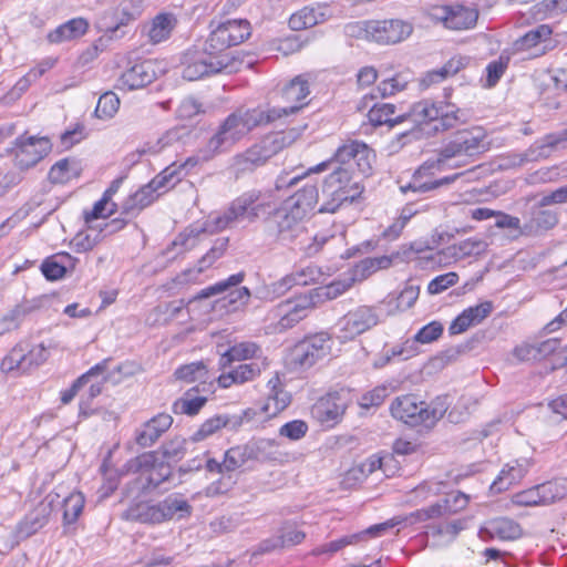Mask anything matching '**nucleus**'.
Masks as SVG:
<instances>
[{"label": "nucleus", "instance_id": "f257e3e1", "mask_svg": "<svg viewBox=\"0 0 567 567\" xmlns=\"http://www.w3.org/2000/svg\"><path fill=\"white\" fill-rule=\"evenodd\" d=\"M485 132L482 127L458 132L440 152L435 161H427L420 166L412 176L411 182L401 187L402 192L408 189L426 193L440 186L453 183L461 173L451 176L433 179L436 172L446 168H458L468 164V159L485 148Z\"/></svg>", "mask_w": 567, "mask_h": 567}, {"label": "nucleus", "instance_id": "f03ea898", "mask_svg": "<svg viewBox=\"0 0 567 567\" xmlns=\"http://www.w3.org/2000/svg\"><path fill=\"white\" fill-rule=\"evenodd\" d=\"M279 113V110H265L261 106L238 109L229 114L218 126L205 148L200 151V158L208 161L217 154L229 151L255 127L276 121Z\"/></svg>", "mask_w": 567, "mask_h": 567}, {"label": "nucleus", "instance_id": "7ed1b4c3", "mask_svg": "<svg viewBox=\"0 0 567 567\" xmlns=\"http://www.w3.org/2000/svg\"><path fill=\"white\" fill-rule=\"evenodd\" d=\"M319 200L316 185L307 184L286 198L268 219V228L279 240H292L301 230V224Z\"/></svg>", "mask_w": 567, "mask_h": 567}, {"label": "nucleus", "instance_id": "20e7f679", "mask_svg": "<svg viewBox=\"0 0 567 567\" xmlns=\"http://www.w3.org/2000/svg\"><path fill=\"white\" fill-rule=\"evenodd\" d=\"M363 188L350 173V167H338L329 174L322 185V204L319 213H336L344 203H352Z\"/></svg>", "mask_w": 567, "mask_h": 567}, {"label": "nucleus", "instance_id": "39448f33", "mask_svg": "<svg viewBox=\"0 0 567 567\" xmlns=\"http://www.w3.org/2000/svg\"><path fill=\"white\" fill-rule=\"evenodd\" d=\"M192 513L187 501L169 496L157 504L138 503L130 506L123 514L127 520L142 524H161L175 517L184 518Z\"/></svg>", "mask_w": 567, "mask_h": 567}, {"label": "nucleus", "instance_id": "423d86ee", "mask_svg": "<svg viewBox=\"0 0 567 567\" xmlns=\"http://www.w3.org/2000/svg\"><path fill=\"white\" fill-rule=\"evenodd\" d=\"M123 471L136 474L137 487L143 491H151L158 487L172 475L171 466L159 460L155 452L143 453L127 461Z\"/></svg>", "mask_w": 567, "mask_h": 567}, {"label": "nucleus", "instance_id": "0eeeda50", "mask_svg": "<svg viewBox=\"0 0 567 567\" xmlns=\"http://www.w3.org/2000/svg\"><path fill=\"white\" fill-rule=\"evenodd\" d=\"M404 121H411L416 125L437 122L435 130H449L463 122L465 113L453 104H436L429 100L415 103L409 113L403 114Z\"/></svg>", "mask_w": 567, "mask_h": 567}, {"label": "nucleus", "instance_id": "6e6552de", "mask_svg": "<svg viewBox=\"0 0 567 567\" xmlns=\"http://www.w3.org/2000/svg\"><path fill=\"white\" fill-rule=\"evenodd\" d=\"M210 33L206 40V48L218 54H229L230 47L243 43L251 33L250 23L245 19H231L226 21H212Z\"/></svg>", "mask_w": 567, "mask_h": 567}, {"label": "nucleus", "instance_id": "1a4fd4ad", "mask_svg": "<svg viewBox=\"0 0 567 567\" xmlns=\"http://www.w3.org/2000/svg\"><path fill=\"white\" fill-rule=\"evenodd\" d=\"M58 505H60V494L58 492L47 494L18 524L14 533H7L10 539L3 544L4 548H13L21 539H25L43 528Z\"/></svg>", "mask_w": 567, "mask_h": 567}, {"label": "nucleus", "instance_id": "9d476101", "mask_svg": "<svg viewBox=\"0 0 567 567\" xmlns=\"http://www.w3.org/2000/svg\"><path fill=\"white\" fill-rule=\"evenodd\" d=\"M237 64L238 62L231 55H216L205 47L204 52L187 54L183 69V78L187 81H196L203 76L220 72L231 73L237 70Z\"/></svg>", "mask_w": 567, "mask_h": 567}, {"label": "nucleus", "instance_id": "9b49d317", "mask_svg": "<svg viewBox=\"0 0 567 567\" xmlns=\"http://www.w3.org/2000/svg\"><path fill=\"white\" fill-rule=\"evenodd\" d=\"M269 389L266 400L259 408H248L243 412L246 421H266L277 416L290 403V394L284 389L279 377L274 375L267 383Z\"/></svg>", "mask_w": 567, "mask_h": 567}, {"label": "nucleus", "instance_id": "f8f14e48", "mask_svg": "<svg viewBox=\"0 0 567 567\" xmlns=\"http://www.w3.org/2000/svg\"><path fill=\"white\" fill-rule=\"evenodd\" d=\"M332 339L326 332L308 337L299 342L292 351V363L301 369H309L331 354Z\"/></svg>", "mask_w": 567, "mask_h": 567}, {"label": "nucleus", "instance_id": "ddd939ff", "mask_svg": "<svg viewBox=\"0 0 567 567\" xmlns=\"http://www.w3.org/2000/svg\"><path fill=\"white\" fill-rule=\"evenodd\" d=\"M316 307L312 295H302L279 303L272 311V318L277 319L274 326L276 332H284L303 320Z\"/></svg>", "mask_w": 567, "mask_h": 567}, {"label": "nucleus", "instance_id": "4468645a", "mask_svg": "<svg viewBox=\"0 0 567 567\" xmlns=\"http://www.w3.org/2000/svg\"><path fill=\"white\" fill-rule=\"evenodd\" d=\"M364 32L380 44H395L412 34L413 25L401 19L371 20L364 23Z\"/></svg>", "mask_w": 567, "mask_h": 567}, {"label": "nucleus", "instance_id": "2eb2a0df", "mask_svg": "<svg viewBox=\"0 0 567 567\" xmlns=\"http://www.w3.org/2000/svg\"><path fill=\"white\" fill-rule=\"evenodd\" d=\"M432 20L442 22L451 30H467L476 24L478 13L475 9L462 4L433 6L429 9Z\"/></svg>", "mask_w": 567, "mask_h": 567}, {"label": "nucleus", "instance_id": "dca6fc26", "mask_svg": "<svg viewBox=\"0 0 567 567\" xmlns=\"http://www.w3.org/2000/svg\"><path fill=\"white\" fill-rule=\"evenodd\" d=\"M52 148L48 137L20 136L14 143V164L25 171L37 165Z\"/></svg>", "mask_w": 567, "mask_h": 567}, {"label": "nucleus", "instance_id": "f3484780", "mask_svg": "<svg viewBox=\"0 0 567 567\" xmlns=\"http://www.w3.org/2000/svg\"><path fill=\"white\" fill-rule=\"evenodd\" d=\"M258 199L257 195L245 193L231 202L229 208L223 214L208 221L207 228L212 231L221 230L228 227L231 223L240 219H247L252 223L257 218H252L250 210L254 208V203Z\"/></svg>", "mask_w": 567, "mask_h": 567}, {"label": "nucleus", "instance_id": "a211bd4d", "mask_svg": "<svg viewBox=\"0 0 567 567\" xmlns=\"http://www.w3.org/2000/svg\"><path fill=\"white\" fill-rule=\"evenodd\" d=\"M379 317L372 307L361 306L349 311L340 319L339 326L343 339H353L354 337L368 331L377 326Z\"/></svg>", "mask_w": 567, "mask_h": 567}, {"label": "nucleus", "instance_id": "6ab92c4d", "mask_svg": "<svg viewBox=\"0 0 567 567\" xmlns=\"http://www.w3.org/2000/svg\"><path fill=\"white\" fill-rule=\"evenodd\" d=\"M309 82L305 75H298L290 81L282 90V100L287 105L264 107L265 110H279L280 113L276 120L298 112L305 104L309 95Z\"/></svg>", "mask_w": 567, "mask_h": 567}, {"label": "nucleus", "instance_id": "aec40b11", "mask_svg": "<svg viewBox=\"0 0 567 567\" xmlns=\"http://www.w3.org/2000/svg\"><path fill=\"white\" fill-rule=\"evenodd\" d=\"M347 405L346 398L339 393H330L315 403L311 413L322 425L333 426L341 421Z\"/></svg>", "mask_w": 567, "mask_h": 567}, {"label": "nucleus", "instance_id": "412c9836", "mask_svg": "<svg viewBox=\"0 0 567 567\" xmlns=\"http://www.w3.org/2000/svg\"><path fill=\"white\" fill-rule=\"evenodd\" d=\"M243 274L231 275L228 279L219 281L214 286L204 289L200 292L199 298H208L210 296L229 290L225 299L229 306H233L234 309H237L240 306L246 305L250 297L249 290L246 287H237L243 281Z\"/></svg>", "mask_w": 567, "mask_h": 567}, {"label": "nucleus", "instance_id": "4be33fe9", "mask_svg": "<svg viewBox=\"0 0 567 567\" xmlns=\"http://www.w3.org/2000/svg\"><path fill=\"white\" fill-rule=\"evenodd\" d=\"M424 409L425 402L410 394L396 398L390 406L393 417L412 426H425Z\"/></svg>", "mask_w": 567, "mask_h": 567}, {"label": "nucleus", "instance_id": "5701e85b", "mask_svg": "<svg viewBox=\"0 0 567 567\" xmlns=\"http://www.w3.org/2000/svg\"><path fill=\"white\" fill-rule=\"evenodd\" d=\"M305 538L306 533L299 529L296 523L287 520L279 527L275 536L260 543L259 550L269 553L277 549L289 548L301 544Z\"/></svg>", "mask_w": 567, "mask_h": 567}, {"label": "nucleus", "instance_id": "b1692460", "mask_svg": "<svg viewBox=\"0 0 567 567\" xmlns=\"http://www.w3.org/2000/svg\"><path fill=\"white\" fill-rule=\"evenodd\" d=\"M494 311V302L483 301L476 306L464 309L450 324L451 334H461L471 327L482 323Z\"/></svg>", "mask_w": 567, "mask_h": 567}, {"label": "nucleus", "instance_id": "393cba45", "mask_svg": "<svg viewBox=\"0 0 567 567\" xmlns=\"http://www.w3.org/2000/svg\"><path fill=\"white\" fill-rule=\"evenodd\" d=\"M157 76L156 62L145 60L126 70L118 80V87L136 90L151 84Z\"/></svg>", "mask_w": 567, "mask_h": 567}, {"label": "nucleus", "instance_id": "a878e982", "mask_svg": "<svg viewBox=\"0 0 567 567\" xmlns=\"http://www.w3.org/2000/svg\"><path fill=\"white\" fill-rule=\"evenodd\" d=\"M330 17L331 12L328 6H307L292 13L288 23L291 30L301 31L323 23Z\"/></svg>", "mask_w": 567, "mask_h": 567}, {"label": "nucleus", "instance_id": "bb28decb", "mask_svg": "<svg viewBox=\"0 0 567 567\" xmlns=\"http://www.w3.org/2000/svg\"><path fill=\"white\" fill-rule=\"evenodd\" d=\"M228 245V238L221 237L218 238L209 251L203 256L199 261L197 268H189L182 274H179L175 281L179 285H186L190 282H196L198 276L207 268H209L217 259H219L226 251Z\"/></svg>", "mask_w": 567, "mask_h": 567}, {"label": "nucleus", "instance_id": "cd10ccee", "mask_svg": "<svg viewBox=\"0 0 567 567\" xmlns=\"http://www.w3.org/2000/svg\"><path fill=\"white\" fill-rule=\"evenodd\" d=\"M394 525H395V523H393V522H385V523L373 525L361 533L353 534L350 536H344V537H341L340 539H336V540H332L324 545H321L313 550V554L315 555L334 554L348 545H352V544L360 542L361 539H363L364 536L378 537V536L382 535L385 530L392 528Z\"/></svg>", "mask_w": 567, "mask_h": 567}, {"label": "nucleus", "instance_id": "c85d7f7f", "mask_svg": "<svg viewBox=\"0 0 567 567\" xmlns=\"http://www.w3.org/2000/svg\"><path fill=\"white\" fill-rule=\"evenodd\" d=\"M267 367L268 362L266 359H264L260 363L251 362L239 364L228 373L220 374L217 381L218 384L225 389L233 384H243L255 380Z\"/></svg>", "mask_w": 567, "mask_h": 567}, {"label": "nucleus", "instance_id": "c756f323", "mask_svg": "<svg viewBox=\"0 0 567 567\" xmlns=\"http://www.w3.org/2000/svg\"><path fill=\"white\" fill-rule=\"evenodd\" d=\"M173 423V417L166 413H159L147 421L137 432L135 441L142 447L152 446L159 436L166 432Z\"/></svg>", "mask_w": 567, "mask_h": 567}, {"label": "nucleus", "instance_id": "7c9ffc66", "mask_svg": "<svg viewBox=\"0 0 567 567\" xmlns=\"http://www.w3.org/2000/svg\"><path fill=\"white\" fill-rule=\"evenodd\" d=\"M532 463L528 458H515L503 464L498 471V492L511 488L519 484L530 468Z\"/></svg>", "mask_w": 567, "mask_h": 567}, {"label": "nucleus", "instance_id": "2f4dec72", "mask_svg": "<svg viewBox=\"0 0 567 567\" xmlns=\"http://www.w3.org/2000/svg\"><path fill=\"white\" fill-rule=\"evenodd\" d=\"M259 452V444L252 442L230 447L224 454L223 466L227 470V473L234 472L244 466L247 462L257 460Z\"/></svg>", "mask_w": 567, "mask_h": 567}, {"label": "nucleus", "instance_id": "473e14b6", "mask_svg": "<svg viewBox=\"0 0 567 567\" xmlns=\"http://www.w3.org/2000/svg\"><path fill=\"white\" fill-rule=\"evenodd\" d=\"M78 259L68 252H60L48 257L41 265V271L48 280L62 279L68 272H72Z\"/></svg>", "mask_w": 567, "mask_h": 567}, {"label": "nucleus", "instance_id": "72a5a7b5", "mask_svg": "<svg viewBox=\"0 0 567 567\" xmlns=\"http://www.w3.org/2000/svg\"><path fill=\"white\" fill-rule=\"evenodd\" d=\"M177 24L175 14L161 12L146 27V34L153 44L167 40Z\"/></svg>", "mask_w": 567, "mask_h": 567}, {"label": "nucleus", "instance_id": "f704fd0d", "mask_svg": "<svg viewBox=\"0 0 567 567\" xmlns=\"http://www.w3.org/2000/svg\"><path fill=\"white\" fill-rule=\"evenodd\" d=\"M567 146V128L547 134L542 140L534 143L530 148V156L535 159L537 158H546L554 151L558 148H564Z\"/></svg>", "mask_w": 567, "mask_h": 567}, {"label": "nucleus", "instance_id": "c9c22d12", "mask_svg": "<svg viewBox=\"0 0 567 567\" xmlns=\"http://www.w3.org/2000/svg\"><path fill=\"white\" fill-rule=\"evenodd\" d=\"M206 402L207 396L199 395L198 389L193 388L174 402L173 411L176 414L196 415Z\"/></svg>", "mask_w": 567, "mask_h": 567}, {"label": "nucleus", "instance_id": "e433bc0d", "mask_svg": "<svg viewBox=\"0 0 567 567\" xmlns=\"http://www.w3.org/2000/svg\"><path fill=\"white\" fill-rule=\"evenodd\" d=\"M79 162L71 158L58 161L49 172V179L54 184H65L80 175Z\"/></svg>", "mask_w": 567, "mask_h": 567}, {"label": "nucleus", "instance_id": "4c0bfd02", "mask_svg": "<svg viewBox=\"0 0 567 567\" xmlns=\"http://www.w3.org/2000/svg\"><path fill=\"white\" fill-rule=\"evenodd\" d=\"M395 112V106L390 103H380L374 104L368 113L369 122L374 125H389L393 127L394 125L404 122V116L399 115L393 117Z\"/></svg>", "mask_w": 567, "mask_h": 567}, {"label": "nucleus", "instance_id": "58836bf2", "mask_svg": "<svg viewBox=\"0 0 567 567\" xmlns=\"http://www.w3.org/2000/svg\"><path fill=\"white\" fill-rule=\"evenodd\" d=\"M157 197L158 194H156L155 190L147 184L141 187L125 200L123 204V210L125 214L133 216L141 212L143 208L151 205Z\"/></svg>", "mask_w": 567, "mask_h": 567}, {"label": "nucleus", "instance_id": "ea45409f", "mask_svg": "<svg viewBox=\"0 0 567 567\" xmlns=\"http://www.w3.org/2000/svg\"><path fill=\"white\" fill-rule=\"evenodd\" d=\"M109 359L103 360L102 362L97 363L96 365L92 367L86 373L81 375L79 379H76L71 388L64 390L61 392V401L63 404L70 403L73 398L76 395L79 390L91 382V379L94 377H99L103 374L107 367H109Z\"/></svg>", "mask_w": 567, "mask_h": 567}, {"label": "nucleus", "instance_id": "a19ab883", "mask_svg": "<svg viewBox=\"0 0 567 567\" xmlns=\"http://www.w3.org/2000/svg\"><path fill=\"white\" fill-rule=\"evenodd\" d=\"M60 504L63 509L64 526L71 525L80 517L84 508L85 497L81 492L74 491L62 499L60 498Z\"/></svg>", "mask_w": 567, "mask_h": 567}, {"label": "nucleus", "instance_id": "79ce46f5", "mask_svg": "<svg viewBox=\"0 0 567 567\" xmlns=\"http://www.w3.org/2000/svg\"><path fill=\"white\" fill-rule=\"evenodd\" d=\"M354 282V277L334 280L329 285L319 287L311 291L309 295L313 296L316 303L318 301L332 300L344 293Z\"/></svg>", "mask_w": 567, "mask_h": 567}, {"label": "nucleus", "instance_id": "37998d69", "mask_svg": "<svg viewBox=\"0 0 567 567\" xmlns=\"http://www.w3.org/2000/svg\"><path fill=\"white\" fill-rule=\"evenodd\" d=\"M260 352L259 347L254 342H241L227 350L220 358V364L226 367L233 361H243L257 358Z\"/></svg>", "mask_w": 567, "mask_h": 567}, {"label": "nucleus", "instance_id": "c03bdc74", "mask_svg": "<svg viewBox=\"0 0 567 567\" xmlns=\"http://www.w3.org/2000/svg\"><path fill=\"white\" fill-rule=\"evenodd\" d=\"M543 505H548L567 495V480L559 478L537 485Z\"/></svg>", "mask_w": 567, "mask_h": 567}, {"label": "nucleus", "instance_id": "a18cd8bd", "mask_svg": "<svg viewBox=\"0 0 567 567\" xmlns=\"http://www.w3.org/2000/svg\"><path fill=\"white\" fill-rule=\"evenodd\" d=\"M551 28L548 24H540L523 35L516 45L519 50H529L546 42H550Z\"/></svg>", "mask_w": 567, "mask_h": 567}, {"label": "nucleus", "instance_id": "49530a36", "mask_svg": "<svg viewBox=\"0 0 567 567\" xmlns=\"http://www.w3.org/2000/svg\"><path fill=\"white\" fill-rule=\"evenodd\" d=\"M449 504H443L442 499L430 505L429 507L417 509L403 519L408 524L423 523L432 519L441 518L447 515L446 508Z\"/></svg>", "mask_w": 567, "mask_h": 567}, {"label": "nucleus", "instance_id": "de8ad7c7", "mask_svg": "<svg viewBox=\"0 0 567 567\" xmlns=\"http://www.w3.org/2000/svg\"><path fill=\"white\" fill-rule=\"evenodd\" d=\"M25 355H27V347H23L22 344H17L14 348L11 349V351L4 357V359L1 362V370L6 373L10 372H27V362H25Z\"/></svg>", "mask_w": 567, "mask_h": 567}, {"label": "nucleus", "instance_id": "09e8293b", "mask_svg": "<svg viewBox=\"0 0 567 567\" xmlns=\"http://www.w3.org/2000/svg\"><path fill=\"white\" fill-rule=\"evenodd\" d=\"M450 396L440 395L436 396L430 404L425 403L424 416L425 427H432L435 423L443 417L450 406Z\"/></svg>", "mask_w": 567, "mask_h": 567}, {"label": "nucleus", "instance_id": "8fccbe9b", "mask_svg": "<svg viewBox=\"0 0 567 567\" xmlns=\"http://www.w3.org/2000/svg\"><path fill=\"white\" fill-rule=\"evenodd\" d=\"M391 262L392 260L388 256L367 258L354 268L352 277L354 280H362L380 269L390 267Z\"/></svg>", "mask_w": 567, "mask_h": 567}, {"label": "nucleus", "instance_id": "3c124183", "mask_svg": "<svg viewBox=\"0 0 567 567\" xmlns=\"http://www.w3.org/2000/svg\"><path fill=\"white\" fill-rule=\"evenodd\" d=\"M443 488L444 484L442 482H424L410 493L409 502L414 505L426 502L432 497L441 495Z\"/></svg>", "mask_w": 567, "mask_h": 567}, {"label": "nucleus", "instance_id": "603ef678", "mask_svg": "<svg viewBox=\"0 0 567 567\" xmlns=\"http://www.w3.org/2000/svg\"><path fill=\"white\" fill-rule=\"evenodd\" d=\"M206 230L207 228L197 226H192L185 229L172 243V248L177 249V252H182L194 248L199 240V236L206 233Z\"/></svg>", "mask_w": 567, "mask_h": 567}, {"label": "nucleus", "instance_id": "864d4df0", "mask_svg": "<svg viewBox=\"0 0 567 567\" xmlns=\"http://www.w3.org/2000/svg\"><path fill=\"white\" fill-rule=\"evenodd\" d=\"M229 423V417L227 415H216L208 420H206L199 429L193 434L192 439L195 442L205 440L215 433H217L223 427H226Z\"/></svg>", "mask_w": 567, "mask_h": 567}, {"label": "nucleus", "instance_id": "5fc2aeb1", "mask_svg": "<svg viewBox=\"0 0 567 567\" xmlns=\"http://www.w3.org/2000/svg\"><path fill=\"white\" fill-rule=\"evenodd\" d=\"M411 79L410 73H398L393 78L380 82L378 91L382 97L394 95L405 90Z\"/></svg>", "mask_w": 567, "mask_h": 567}, {"label": "nucleus", "instance_id": "6e6d98bb", "mask_svg": "<svg viewBox=\"0 0 567 567\" xmlns=\"http://www.w3.org/2000/svg\"><path fill=\"white\" fill-rule=\"evenodd\" d=\"M120 107V99L118 96L109 91L102 94L97 101V105L95 107V115L99 118L109 120L112 118Z\"/></svg>", "mask_w": 567, "mask_h": 567}, {"label": "nucleus", "instance_id": "4d7b16f0", "mask_svg": "<svg viewBox=\"0 0 567 567\" xmlns=\"http://www.w3.org/2000/svg\"><path fill=\"white\" fill-rule=\"evenodd\" d=\"M142 370V365L136 361H125L118 364L114 370L110 371L104 380L110 381L113 384H118L123 380L141 373Z\"/></svg>", "mask_w": 567, "mask_h": 567}, {"label": "nucleus", "instance_id": "13d9d810", "mask_svg": "<svg viewBox=\"0 0 567 567\" xmlns=\"http://www.w3.org/2000/svg\"><path fill=\"white\" fill-rule=\"evenodd\" d=\"M561 177H567V168H563L559 166L543 167L529 174L527 177V183L532 185L545 184L557 181Z\"/></svg>", "mask_w": 567, "mask_h": 567}, {"label": "nucleus", "instance_id": "bf43d9fd", "mask_svg": "<svg viewBox=\"0 0 567 567\" xmlns=\"http://www.w3.org/2000/svg\"><path fill=\"white\" fill-rule=\"evenodd\" d=\"M206 375L207 369L202 361L182 365L175 371L176 379L186 382H195L205 379Z\"/></svg>", "mask_w": 567, "mask_h": 567}, {"label": "nucleus", "instance_id": "052dcab7", "mask_svg": "<svg viewBox=\"0 0 567 567\" xmlns=\"http://www.w3.org/2000/svg\"><path fill=\"white\" fill-rule=\"evenodd\" d=\"M420 295V287L413 285H406L403 290L396 297L389 296V303L392 300L395 301V309L399 311H404L413 307L415 301L417 300Z\"/></svg>", "mask_w": 567, "mask_h": 567}, {"label": "nucleus", "instance_id": "680f3d73", "mask_svg": "<svg viewBox=\"0 0 567 567\" xmlns=\"http://www.w3.org/2000/svg\"><path fill=\"white\" fill-rule=\"evenodd\" d=\"M291 142L292 138L290 134L282 132L268 135L261 140L264 148L266 150V153L269 155V157H272L278 152L290 145Z\"/></svg>", "mask_w": 567, "mask_h": 567}, {"label": "nucleus", "instance_id": "e2e57ef3", "mask_svg": "<svg viewBox=\"0 0 567 567\" xmlns=\"http://www.w3.org/2000/svg\"><path fill=\"white\" fill-rule=\"evenodd\" d=\"M520 234L519 219L498 212V238H517Z\"/></svg>", "mask_w": 567, "mask_h": 567}, {"label": "nucleus", "instance_id": "0e129e2a", "mask_svg": "<svg viewBox=\"0 0 567 567\" xmlns=\"http://www.w3.org/2000/svg\"><path fill=\"white\" fill-rule=\"evenodd\" d=\"M249 194L257 195L258 197V199L254 203V208L250 210L252 218L258 219L260 215L269 213L276 203V197L272 190L265 193L251 190Z\"/></svg>", "mask_w": 567, "mask_h": 567}, {"label": "nucleus", "instance_id": "69168bd1", "mask_svg": "<svg viewBox=\"0 0 567 567\" xmlns=\"http://www.w3.org/2000/svg\"><path fill=\"white\" fill-rule=\"evenodd\" d=\"M384 458L378 455H372L367 458L364 462L359 465L352 467L348 474L354 478H360L361 476H368L374 473L377 470H381L383 466Z\"/></svg>", "mask_w": 567, "mask_h": 567}, {"label": "nucleus", "instance_id": "338daca9", "mask_svg": "<svg viewBox=\"0 0 567 567\" xmlns=\"http://www.w3.org/2000/svg\"><path fill=\"white\" fill-rule=\"evenodd\" d=\"M389 395V390L384 385H378L371 391L365 392L360 401L359 404L363 409H370V408H377L380 406L385 398Z\"/></svg>", "mask_w": 567, "mask_h": 567}, {"label": "nucleus", "instance_id": "774afa93", "mask_svg": "<svg viewBox=\"0 0 567 567\" xmlns=\"http://www.w3.org/2000/svg\"><path fill=\"white\" fill-rule=\"evenodd\" d=\"M374 157L373 151L365 143L361 142V147H358L357 156L353 161L360 174L369 175L371 173Z\"/></svg>", "mask_w": 567, "mask_h": 567}]
</instances>
